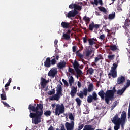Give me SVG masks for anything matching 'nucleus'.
Segmentation results:
<instances>
[{"instance_id":"4be33fe9","label":"nucleus","mask_w":130,"mask_h":130,"mask_svg":"<svg viewBox=\"0 0 130 130\" xmlns=\"http://www.w3.org/2000/svg\"><path fill=\"white\" fill-rule=\"evenodd\" d=\"M66 64H67V63L66 61H63L62 62L60 61L59 63H58L57 65L58 69H63V68H66Z\"/></svg>"},{"instance_id":"603ef678","label":"nucleus","mask_w":130,"mask_h":130,"mask_svg":"<svg viewBox=\"0 0 130 130\" xmlns=\"http://www.w3.org/2000/svg\"><path fill=\"white\" fill-rule=\"evenodd\" d=\"M118 104L117 101H115L113 103V105H112V107L113 109Z\"/></svg>"},{"instance_id":"5701e85b","label":"nucleus","mask_w":130,"mask_h":130,"mask_svg":"<svg viewBox=\"0 0 130 130\" xmlns=\"http://www.w3.org/2000/svg\"><path fill=\"white\" fill-rule=\"evenodd\" d=\"M98 4L101 6H103V1L102 0H94V2H91V5H95V6H98Z\"/></svg>"},{"instance_id":"de8ad7c7","label":"nucleus","mask_w":130,"mask_h":130,"mask_svg":"<svg viewBox=\"0 0 130 130\" xmlns=\"http://www.w3.org/2000/svg\"><path fill=\"white\" fill-rule=\"evenodd\" d=\"M99 60H101L99 58L96 57L94 59V62H93V66H96V63L99 61Z\"/></svg>"},{"instance_id":"5fc2aeb1","label":"nucleus","mask_w":130,"mask_h":130,"mask_svg":"<svg viewBox=\"0 0 130 130\" xmlns=\"http://www.w3.org/2000/svg\"><path fill=\"white\" fill-rule=\"evenodd\" d=\"M125 26H129L130 23L129 21H128V20L126 19L124 22Z\"/></svg>"},{"instance_id":"aec40b11","label":"nucleus","mask_w":130,"mask_h":130,"mask_svg":"<svg viewBox=\"0 0 130 130\" xmlns=\"http://www.w3.org/2000/svg\"><path fill=\"white\" fill-rule=\"evenodd\" d=\"M44 66L46 68H50L51 66L50 57L46 58V61L44 62Z\"/></svg>"},{"instance_id":"412c9836","label":"nucleus","mask_w":130,"mask_h":130,"mask_svg":"<svg viewBox=\"0 0 130 130\" xmlns=\"http://www.w3.org/2000/svg\"><path fill=\"white\" fill-rule=\"evenodd\" d=\"M70 24L69 22L62 21L61 23V26L64 29H70V28H71V25Z\"/></svg>"},{"instance_id":"ddd939ff","label":"nucleus","mask_w":130,"mask_h":130,"mask_svg":"<svg viewBox=\"0 0 130 130\" xmlns=\"http://www.w3.org/2000/svg\"><path fill=\"white\" fill-rule=\"evenodd\" d=\"M77 92H78V87L73 86L71 87V90L70 92V95L72 98H74V97L76 96V94H77Z\"/></svg>"},{"instance_id":"4d7b16f0","label":"nucleus","mask_w":130,"mask_h":130,"mask_svg":"<svg viewBox=\"0 0 130 130\" xmlns=\"http://www.w3.org/2000/svg\"><path fill=\"white\" fill-rule=\"evenodd\" d=\"M82 39L83 40V43H87V41H88V40L87 39V37H83Z\"/></svg>"},{"instance_id":"338daca9","label":"nucleus","mask_w":130,"mask_h":130,"mask_svg":"<svg viewBox=\"0 0 130 130\" xmlns=\"http://www.w3.org/2000/svg\"><path fill=\"white\" fill-rule=\"evenodd\" d=\"M95 15H96V16H100V13L99 12L96 11V12H95Z\"/></svg>"},{"instance_id":"72a5a7b5","label":"nucleus","mask_w":130,"mask_h":130,"mask_svg":"<svg viewBox=\"0 0 130 130\" xmlns=\"http://www.w3.org/2000/svg\"><path fill=\"white\" fill-rule=\"evenodd\" d=\"M110 49L112 51H115L117 49V47L115 45H112L110 46Z\"/></svg>"},{"instance_id":"3c124183","label":"nucleus","mask_w":130,"mask_h":130,"mask_svg":"<svg viewBox=\"0 0 130 130\" xmlns=\"http://www.w3.org/2000/svg\"><path fill=\"white\" fill-rule=\"evenodd\" d=\"M98 57L100 60H103L104 59L103 56L101 54H98L97 55V57Z\"/></svg>"},{"instance_id":"7c9ffc66","label":"nucleus","mask_w":130,"mask_h":130,"mask_svg":"<svg viewBox=\"0 0 130 130\" xmlns=\"http://www.w3.org/2000/svg\"><path fill=\"white\" fill-rule=\"evenodd\" d=\"M76 56L79 57L80 59H83V58H84V55H83V54L79 52V51H76Z\"/></svg>"},{"instance_id":"09e8293b","label":"nucleus","mask_w":130,"mask_h":130,"mask_svg":"<svg viewBox=\"0 0 130 130\" xmlns=\"http://www.w3.org/2000/svg\"><path fill=\"white\" fill-rule=\"evenodd\" d=\"M99 39H100L101 40H104V39H105V35H101L99 37Z\"/></svg>"},{"instance_id":"e2e57ef3","label":"nucleus","mask_w":130,"mask_h":130,"mask_svg":"<svg viewBox=\"0 0 130 130\" xmlns=\"http://www.w3.org/2000/svg\"><path fill=\"white\" fill-rule=\"evenodd\" d=\"M48 130H54V128L53 127V126L51 125Z\"/></svg>"},{"instance_id":"423d86ee","label":"nucleus","mask_w":130,"mask_h":130,"mask_svg":"<svg viewBox=\"0 0 130 130\" xmlns=\"http://www.w3.org/2000/svg\"><path fill=\"white\" fill-rule=\"evenodd\" d=\"M72 63L75 72L77 74V78L78 79L79 78V75H82V70L79 69L80 68V64H79V62L76 60H75L74 62H72Z\"/></svg>"},{"instance_id":"f03ea898","label":"nucleus","mask_w":130,"mask_h":130,"mask_svg":"<svg viewBox=\"0 0 130 130\" xmlns=\"http://www.w3.org/2000/svg\"><path fill=\"white\" fill-rule=\"evenodd\" d=\"M116 92V89L107 90L104 92L103 90H101L98 92V95L101 97L102 100H104L106 104H109V101H112L114 99V94Z\"/></svg>"},{"instance_id":"20e7f679","label":"nucleus","mask_w":130,"mask_h":130,"mask_svg":"<svg viewBox=\"0 0 130 130\" xmlns=\"http://www.w3.org/2000/svg\"><path fill=\"white\" fill-rule=\"evenodd\" d=\"M57 87L56 94L50 98V100H51L52 101H53V100L58 101L60 97L62 96V87H61V85L58 84Z\"/></svg>"},{"instance_id":"f3484780","label":"nucleus","mask_w":130,"mask_h":130,"mask_svg":"<svg viewBox=\"0 0 130 130\" xmlns=\"http://www.w3.org/2000/svg\"><path fill=\"white\" fill-rule=\"evenodd\" d=\"M89 45L90 46H92L94 44H97V39L96 38H89L88 40Z\"/></svg>"},{"instance_id":"1a4fd4ad","label":"nucleus","mask_w":130,"mask_h":130,"mask_svg":"<svg viewBox=\"0 0 130 130\" xmlns=\"http://www.w3.org/2000/svg\"><path fill=\"white\" fill-rule=\"evenodd\" d=\"M112 122L115 125L114 127L115 130H118L120 128V124H121L122 123L117 120L116 117L113 118Z\"/></svg>"},{"instance_id":"c9c22d12","label":"nucleus","mask_w":130,"mask_h":130,"mask_svg":"<svg viewBox=\"0 0 130 130\" xmlns=\"http://www.w3.org/2000/svg\"><path fill=\"white\" fill-rule=\"evenodd\" d=\"M118 64L116 63H114L113 66L111 67V70L113 71H116V69L118 67Z\"/></svg>"},{"instance_id":"f8f14e48","label":"nucleus","mask_w":130,"mask_h":130,"mask_svg":"<svg viewBox=\"0 0 130 130\" xmlns=\"http://www.w3.org/2000/svg\"><path fill=\"white\" fill-rule=\"evenodd\" d=\"M101 27V24H95L94 22H92L91 24H90L89 25V31H93L94 28L95 29H99Z\"/></svg>"},{"instance_id":"473e14b6","label":"nucleus","mask_w":130,"mask_h":130,"mask_svg":"<svg viewBox=\"0 0 130 130\" xmlns=\"http://www.w3.org/2000/svg\"><path fill=\"white\" fill-rule=\"evenodd\" d=\"M75 101L77 103V106H81V104H82V101L80 99V98H77L75 99Z\"/></svg>"},{"instance_id":"a878e982","label":"nucleus","mask_w":130,"mask_h":130,"mask_svg":"<svg viewBox=\"0 0 130 130\" xmlns=\"http://www.w3.org/2000/svg\"><path fill=\"white\" fill-rule=\"evenodd\" d=\"M86 72L87 75L89 74V75H92L93 74L94 70V69H93L92 67H90L87 69Z\"/></svg>"},{"instance_id":"c03bdc74","label":"nucleus","mask_w":130,"mask_h":130,"mask_svg":"<svg viewBox=\"0 0 130 130\" xmlns=\"http://www.w3.org/2000/svg\"><path fill=\"white\" fill-rule=\"evenodd\" d=\"M83 19L84 21H85V22L89 23L90 22V18L87 16H84L83 18Z\"/></svg>"},{"instance_id":"6ab92c4d","label":"nucleus","mask_w":130,"mask_h":130,"mask_svg":"<svg viewBox=\"0 0 130 130\" xmlns=\"http://www.w3.org/2000/svg\"><path fill=\"white\" fill-rule=\"evenodd\" d=\"M83 89L86 90V94H88V92L89 93L92 92L93 90H94V87L93 86V83H90L88 85V88L87 87H85Z\"/></svg>"},{"instance_id":"b1692460","label":"nucleus","mask_w":130,"mask_h":130,"mask_svg":"<svg viewBox=\"0 0 130 130\" xmlns=\"http://www.w3.org/2000/svg\"><path fill=\"white\" fill-rule=\"evenodd\" d=\"M48 82L49 81L47 80L45 78H42L41 84L42 88L46 87V84H47V83H48Z\"/></svg>"},{"instance_id":"cd10ccee","label":"nucleus","mask_w":130,"mask_h":130,"mask_svg":"<svg viewBox=\"0 0 130 130\" xmlns=\"http://www.w3.org/2000/svg\"><path fill=\"white\" fill-rule=\"evenodd\" d=\"M62 37L63 39H64L65 40H70V38H71V36L70 35H68V34L63 32Z\"/></svg>"},{"instance_id":"f257e3e1","label":"nucleus","mask_w":130,"mask_h":130,"mask_svg":"<svg viewBox=\"0 0 130 130\" xmlns=\"http://www.w3.org/2000/svg\"><path fill=\"white\" fill-rule=\"evenodd\" d=\"M34 104V105L30 104L28 106V109L30 112L29 117L32 119V123L38 124L41 122V118L43 115V104Z\"/></svg>"},{"instance_id":"58836bf2","label":"nucleus","mask_w":130,"mask_h":130,"mask_svg":"<svg viewBox=\"0 0 130 130\" xmlns=\"http://www.w3.org/2000/svg\"><path fill=\"white\" fill-rule=\"evenodd\" d=\"M114 57H115V55H108V58L110 60H113L114 59Z\"/></svg>"},{"instance_id":"37998d69","label":"nucleus","mask_w":130,"mask_h":130,"mask_svg":"<svg viewBox=\"0 0 130 130\" xmlns=\"http://www.w3.org/2000/svg\"><path fill=\"white\" fill-rule=\"evenodd\" d=\"M62 81L64 83L65 87H66V88H68V87H69V83H68V81L64 80V79H62Z\"/></svg>"},{"instance_id":"052dcab7","label":"nucleus","mask_w":130,"mask_h":130,"mask_svg":"<svg viewBox=\"0 0 130 130\" xmlns=\"http://www.w3.org/2000/svg\"><path fill=\"white\" fill-rule=\"evenodd\" d=\"M77 86H78V88H81V82H80V81H78Z\"/></svg>"},{"instance_id":"2eb2a0df","label":"nucleus","mask_w":130,"mask_h":130,"mask_svg":"<svg viewBox=\"0 0 130 130\" xmlns=\"http://www.w3.org/2000/svg\"><path fill=\"white\" fill-rule=\"evenodd\" d=\"M125 82V77L122 75L118 77L117 79V84H118V85H121V84H123Z\"/></svg>"},{"instance_id":"8fccbe9b","label":"nucleus","mask_w":130,"mask_h":130,"mask_svg":"<svg viewBox=\"0 0 130 130\" xmlns=\"http://www.w3.org/2000/svg\"><path fill=\"white\" fill-rule=\"evenodd\" d=\"M1 102L2 103H3L4 105H5L6 107H7L8 108H9V107H11V106H10V105L7 103L6 102L1 101Z\"/></svg>"},{"instance_id":"dca6fc26","label":"nucleus","mask_w":130,"mask_h":130,"mask_svg":"<svg viewBox=\"0 0 130 130\" xmlns=\"http://www.w3.org/2000/svg\"><path fill=\"white\" fill-rule=\"evenodd\" d=\"M52 57H53L54 58L51 60V65L54 66L56 63V60H58L60 57L59 55H57V54H56L54 55Z\"/></svg>"},{"instance_id":"2f4dec72","label":"nucleus","mask_w":130,"mask_h":130,"mask_svg":"<svg viewBox=\"0 0 130 130\" xmlns=\"http://www.w3.org/2000/svg\"><path fill=\"white\" fill-rule=\"evenodd\" d=\"M83 130H95V128L92 127L91 125H87L84 126Z\"/></svg>"},{"instance_id":"79ce46f5","label":"nucleus","mask_w":130,"mask_h":130,"mask_svg":"<svg viewBox=\"0 0 130 130\" xmlns=\"http://www.w3.org/2000/svg\"><path fill=\"white\" fill-rule=\"evenodd\" d=\"M129 86H130V80L128 79V80H127L126 85L124 88L126 90V88H128V87H129Z\"/></svg>"},{"instance_id":"6e6552de","label":"nucleus","mask_w":130,"mask_h":130,"mask_svg":"<svg viewBox=\"0 0 130 130\" xmlns=\"http://www.w3.org/2000/svg\"><path fill=\"white\" fill-rule=\"evenodd\" d=\"M114 117H116L117 120L118 121H120V122H121L122 123H124L125 122V119L126 118V112L125 111H123L122 114H121V119L120 118H118V115L116 114Z\"/></svg>"},{"instance_id":"c756f323","label":"nucleus","mask_w":130,"mask_h":130,"mask_svg":"<svg viewBox=\"0 0 130 130\" xmlns=\"http://www.w3.org/2000/svg\"><path fill=\"white\" fill-rule=\"evenodd\" d=\"M68 82L69 83L70 87L73 85V83L75 82V80H74V77H73L72 76H71L69 79Z\"/></svg>"},{"instance_id":"4c0bfd02","label":"nucleus","mask_w":130,"mask_h":130,"mask_svg":"<svg viewBox=\"0 0 130 130\" xmlns=\"http://www.w3.org/2000/svg\"><path fill=\"white\" fill-rule=\"evenodd\" d=\"M1 100H7V95L6 93H2L1 94Z\"/></svg>"},{"instance_id":"393cba45","label":"nucleus","mask_w":130,"mask_h":130,"mask_svg":"<svg viewBox=\"0 0 130 130\" xmlns=\"http://www.w3.org/2000/svg\"><path fill=\"white\" fill-rule=\"evenodd\" d=\"M91 54H92V50L87 49L85 52V59H89V57Z\"/></svg>"},{"instance_id":"c85d7f7f","label":"nucleus","mask_w":130,"mask_h":130,"mask_svg":"<svg viewBox=\"0 0 130 130\" xmlns=\"http://www.w3.org/2000/svg\"><path fill=\"white\" fill-rule=\"evenodd\" d=\"M126 90V89L124 87H123L121 89L118 90L117 92V95H122L123 93H124Z\"/></svg>"},{"instance_id":"f704fd0d","label":"nucleus","mask_w":130,"mask_h":130,"mask_svg":"<svg viewBox=\"0 0 130 130\" xmlns=\"http://www.w3.org/2000/svg\"><path fill=\"white\" fill-rule=\"evenodd\" d=\"M74 10H76V11L77 10H78V11H81L82 10V6H80L75 4V5H74Z\"/></svg>"},{"instance_id":"9d476101","label":"nucleus","mask_w":130,"mask_h":130,"mask_svg":"<svg viewBox=\"0 0 130 130\" xmlns=\"http://www.w3.org/2000/svg\"><path fill=\"white\" fill-rule=\"evenodd\" d=\"M56 75H57V68H56L51 69L48 73V77L51 78H55L56 77Z\"/></svg>"},{"instance_id":"774afa93","label":"nucleus","mask_w":130,"mask_h":130,"mask_svg":"<svg viewBox=\"0 0 130 130\" xmlns=\"http://www.w3.org/2000/svg\"><path fill=\"white\" fill-rule=\"evenodd\" d=\"M12 82V78H10L8 83L9 84H11V82Z\"/></svg>"},{"instance_id":"864d4df0","label":"nucleus","mask_w":130,"mask_h":130,"mask_svg":"<svg viewBox=\"0 0 130 130\" xmlns=\"http://www.w3.org/2000/svg\"><path fill=\"white\" fill-rule=\"evenodd\" d=\"M75 5H76V4H73V3H72L71 4H70V5L69 6V9H75Z\"/></svg>"},{"instance_id":"680f3d73","label":"nucleus","mask_w":130,"mask_h":130,"mask_svg":"<svg viewBox=\"0 0 130 130\" xmlns=\"http://www.w3.org/2000/svg\"><path fill=\"white\" fill-rule=\"evenodd\" d=\"M57 43H58V40H55L54 41V45H55V46H56V45H57Z\"/></svg>"},{"instance_id":"e433bc0d","label":"nucleus","mask_w":130,"mask_h":130,"mask_svg":"<svg viewBox=\"0 0 130 130\" xmlns=\"http://www.w3.org/2000/svg\"><path fill=\"white\" fill-rule=\"evenodd\" d=\"M44 115L45 116H50L51 115V111L50 110L46 111L44 112Z\"/></svg>"},{"instance_id":"a211bd4d","label":"nucleus","mask_w":130,"mask_h":130,"mask_svg":"<svg viewBox=\"0 0 130 130\" xmlns=\"http://www.w3.org/2000/svg\"><path fill=\"white\" fill-rule=\"evenodd\" d=\"M87 90L84 89H83V91H80V93L78 94V97L80 98L81 99H83V98H84V95L85 96V97H87Z\"/></svg>"},{"instance_id":"0e129e2a","label":"nucleus","mask_w":130,"mask_h":130,"mask_svg":"<svg viewBox=\"0 0 130 130\" xmlns=\"http://www.w3.org/2000/svg\"><path fill=\"white\" fill-rule=\"evenodd\" d=\"M10 86V83H8V82L7 83V84H5V88H7Z\"/></svg>"},{"instance_id":"a19ab883","label":"nucleus","mask_w":130,"mask_h":130,"mask_svg":"<svg viewBox=\"0 0 130 130\" xmlns=\"http://www.w3.org/2000/svg\"><path fill=\"white\" fill-rule=\"evenodd\" d=\"M83 127H84V124L79 123V124H78V128L76 129V130H81V129H82Z\"/></svg>"},{"instance_id":"a18cd8bd","label":"nucleus","mask_w":130,"mask_h":130,"mask_svg":"<svg viewBox=\"0 0 130 130\" xmlns=\"http://www.w3.org/2000/svg\"><path fill=\"white\" fill-rule=\"evenodd\" d=\"M68 72L71 74H75V70L73 68H71V67H69Z\"/></svg>"},{"instance_id":"bf43d9fd","label":"nucleus","mask_w":130,"mask_h":130,"mask_svg":"<svg viewBox=\"0 0 130 130\" xmlns=\"http://www.w3.org/2000/svg\"><path fill=\"white\" fill-rule=\"evenodd\" d=\"M66 33H65L66 34H68V35H70L72 31H71L70 29H68L66 31Z\"/></svg>"},{"instance_id":"13d9d810","label":"nucleus","mask_w":130,"mask_h":130,"mask_svg":"<svg viewBox=\"0 0 130 130\" xmlns=\"http://www.w3.org/2000/svg\"><path fill=\"white\" fill-rule=\"evenodd\" d=\"M56 130H66V128H64V125L63 124H62L61 126V129H58V128H57Z\"/></svg>"},{"instance_id":"0eeeda50","label":"nucleus","mask_w":130,"mask_h":130,"mask_svg":"<svg viewBox=\"0 0 130 130\" xmlns=\"http://www.w3.org/2000/svg\"><path fill=\"white\" fill-rule=\"evenodd\" d=\"M93 100H94V101H97V100H98V95L95 91L92 93V95L90 94L89 96H87L88 103H92Z\"/></svg>"},{"instance_id":"6e6d98bb","label":"nucleus","mask_w":130,"mask_h":130,"mask_svg":"<svg viewBox=\"0 0 130 130\" xmlns=\"http://www.w3.org/2000/svg\"><path fill=\"white\" fill-rule=\"evenodd\" d=\"M77 48H78L77 47V46H74L72 47V51H73V52H76V51H77Z\"/></svg>"},{"instance_id":"69168bd1","label":"nucleus","mask_w":130,"mask_h":130,"mask_svg":"<svg viewBox=\"0 0 130 130\" xmlns=\"http://www.w3.org/2000/svg\"><path fill=\"white\" fill-rule=\"evenodd\" d=\"M51 106H52V107L53 108H54V107H56V104H52L51 105Z\"/></svg>"},{"instance_id":"bb28decb","label":"nucleus","mask_w":130,"mask_h":130,"mask_svg":"<svg viewBox=\"0 0 130 130\" xmlns=\"http://www.w3.org/2000/svg\"><path fill=\"white\" fill-rule=\"evenodd\" d=\"M115 18V12H113L111 14L109 15V16L108 17V19L109 20H113Z\"/></svg>"},{"instance_id":"7ed1b4c3","label":"nucleus","mask_w":130,"mask_h":130,"mask_svg":"<svg viewBox=\"0 0 130 130\" xmlns=\"http://www.w3.org/2000/svg\"><path fill=\"white\" fill-rule=\"evenodd\" d=\"M65 111L66 108H64V105L63 104H61V105L59 104H57L56 105L55 109L53 112L54 113V115L59 116L60 114H63V113H64Z\"/></svg>"},{"instance_id":"4468645a","label":"nucleus","mask_w":130,"mask_h":130,"mask_svg":"<svg viewBox=\"0 0 130 130\" xmlns=\"http://www.w3.org/2000/svg\"><path fill=\"white\" fill-rule=\"evenodd\" d=\"M109 79H111L112 78H115L117 77V72L116 70H111L110 73L108 74Z\"/></svg>"},{"instance_id":"39448f33","label":"nucleus","mask_w":130,"mask_h":130,"mask_svg":"<svg viewBox=\"0 0 130 130\" xmlns=\"http://www.w3.org/2000/svg\"><path fill=\"white\" fill-rule=\"evenodd\" d=\"M69 119L71 120V123L67 122L65 123V127L67 130H74L75 127V117L72 113L69 114Z\"/></svg>"},{"instance_id":"9b49d317","label":"nucleus","mask_w":130,"mask_h":130,"mask_svg":"<svg viewBox=\"0 0 130 130\" xmlns=\"http://www.w3.org/2000/svg\"><path fill=\"white\" fill-rule=\"evenodd\" d=\"M78 13L79 12L77 11V10H72V11H69L68 14H66V16L69 19H70V18H74L78 15Z\"/></svg>"},{"instance_id":"ea45409f","label":"nucleus","mask_w":130,"mask_h":130,"mask_svg":"<svg viewBox=\"0 0 130 130\" xmlns=\"http://www.w3.org/2000/svg\"><path fill=\"white\" fill-rule=\"evenodd\" d=\"M98 9L101 12H103V13L106 12V9L103 7H98Z\"/></svg>"},{"instance_id":"49530a36","label":"nucleus","mask_w":130,"mask_h":130,"mask_svg":"<svg viewBox=\"0 0 130 130\" xmlns=\"http://www.w3.org/2000/svg\"><path fill=\"white\" fill-rule=\"evenodd\" d=\"M48 95H53L54 94H55V90L54 89H53L51 91H49L48 92Z\"/></svg>"}]
</instances>
